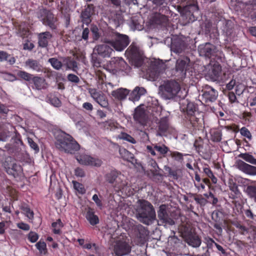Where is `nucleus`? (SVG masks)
<instances>
[{"label": "nucleus", "mask_w": 256, "mask_h": 256, "mask_svg": "<svg viewBox=\"0 0 256 256\" xmlns=\"http://www.w3.org/2000/svg\"><path fill=\"white\" fill-rule=\"evenodd\" d=\"M94 50L103 58L110 57L111 54L114 52L113 49L111 48L110 46H108L106 44H100L96 46Z\"/></svg>", "instance_id": "393cba45"}, {"label": "nucleus", "mask_w": 256, "mask_h": 256, "mask_svg": "<svg viewBox=\"0 0 256 256\" xmlns=\"http://www.w3.org/2000/svg\"><path fill=\"white\" fill-rule=\"evenodd\" d=\"M229 188L232 192L234 193L235 194H240V192L236 184L232 180L229 182Z\"/></svg>", "instance_id": "13d9d810"}, {"label": "nucleus", "mask_w": 256, "mask_h": 256, "mask_svg": "<svg viewBox=\"0 0 256 256\" xmlns=\"http://www.w3.org/2000/svg\"><path fill=\"white\" fill-rule=\"evenodd\" d=\"M134 121L142 126L147 124L148 121V116L144 108L138 106L134 110Z\"/></svg>", "instance_id": "f3484780"}, {"label": "nucleus", "mask_w": 256, "mask_h": 256, "mask_svg": "<svg viewBox=\"0 0 256 256\" xmlns=\"http://www.w3.org/2000/svg\"><path fill=\"white\" fill-rule=\"evenodd\" d=\"M128 64L122 58H113L110 62L109 67L114 74L127 70Z\"/></svg>", "instance_id": "ddd939ff"}, {"label": "nucleus", "mask_w": 256, "mask_h": 256, "mask_svg": "<svg viewBox=\"0 0 256 256\" xmlns=\"http://www.w3.org/2000/svg\"><path fill=\"white\" fill-rule=\"evenodd\" d=\"M250 106L252 107L256 106V90L250 94L248 98Z\"/></svg>", "instance_id": "680f3d73"}, {"label": "nucleus", "mask_w": 256, "mask_h": 256, "mask_svg": "<svg viewBox=\"0 0 256 256\" xmlns=\"http://www.w3.org/2000/svg\"><path fill=\"white\" fill-rule=\"evenodd\" d=\"M136 212L137 219L146 225L151 224L156 218L153 206L150 202L145 200H138Z\"/></svg>", "instance_id": "f257e3e1"}, {"label": "nucleus", "mask_w": 256, "mask_h": 256, "mask_svg": "<svg viewBox=\"0 0 256 256\" xmlns=\"http://www.w3.org/2000/svg\"><path fill=\"white\" fill-rule=\"evenodd\" d=\"M237 168L244 173L250 176H256V166L238 160L236 162Z\"/></svg>", "instance_id": "6ab92c4d"}, {"label": "nucleus", "mask_w": 256, "mask_h": 256, "mask_svg": "<svg viewBox=\"0 0 256 256\" xmlns=\"http://www.w3.org/2000/svg\"><path fill=\"white\" fill-rule=\"evenodd\" d=\"M196 107L194 103H188L186 107V112L184 115H192L197 114V112H198L196 110Z\"/></svg>", "instance_id": "49530a36"}, {"label": "nucleus", "mask_w": 256, "mask_h": 256, "mask_svg": "<svg viewBox=\"0 0 256 256\" xmlns=\"http://www.w3.org/2000/svg\"><path fill=\"white\" fill-rule=\"evenodd\" d=\"M37 18L42 24L48 26L51 30H56L58 26V18L48 10L41 8L36 12Z\"/></svg>", "instance_id": "423d86ee"}, {"label": "nucleus", "mask_w": 256, "mask_h": 256, "mask_svg": "<svg viewBox=\"0 0 256 256\" xmlns=\"http://www.w3.org/2000/svg\"><path fill=\"white\" fill-rule=\"evenodd\" d=\"M211 140L214 142H220L222 140V134L220 130H214L210 132Z\"/></svg>", "instance_id": "c03bdc74"}, {"label": "nucleus", "mask_w": 256, "mask_h": 256, "mask_svg": "<svg viewBox=\"0 0 256 256\" xmlns=\"http://www.w3.org/2000/svg\"><path fill=\"white\" fill-rule=\"evenodd\" d=\"M185 49L184 43L180 40H175L172 42L171 44V50L176 54H180Z\"/></svg>", "instance_id": "2f4dec72"}, {"label": "nucleus", "mask_w": 256, "mask_h": 256, "mask_svg": "<svg viewBox=\"0 0 256 256\" xmlns=\"http://www.w3.org/2000/svg\"><path fill=\"white\" fill-rule=\"evenodd\" d=\"M86 219L92 226H95L99 223V218L95 214L94 210L89 208L86 214Z\"/></svg>", "instance_id": "cd10ccee"}, {"label": "nucleus", "mask_w": 256, "mask_h": 256, "mask_svg": "<svg viewBox=\"0 0 256 256\" xmlns=\"http://www.w3.org/2000/svg\"><path fill=\"white\" fill-rule=\"evenodd\" d=\"M125 55L135 66L140 67L142 66L143 62L142 55L138 48L134 43H132L127 48Z\"/></svg>", "instance_id": "6e6552de"}, {"label": "nucleus", "mask_w": 256, "mask_h": 256, "mask_svg": "<svg viewBox=\"0 0 256 256\" xmlns=\"http://www.w3.org/2000/svg\"><path fill=\"white\" fill-rule=\"evenodd\" d=\"M60 10L63 14L64 25L66 28H69L70 22V14L68 13V6H65V2L61 1L60 4L58 6Z\"/></svg>", "instance_id": "a878e982"}, {"label": "nucleus", "mask_w": 256, "mask_h": 256, "mask_svg": "<svg viewBox=\"0 0 256 256\" xmlns=\"http://www.w3.org/2000/svg\"><path fill=\"white\" fill-rule=\"evenodd\" d=\"M11 136V132L8 130H0V141L6 142Z\"/></svg>", "instance_id": "de8ad7c7"}, {"label": "nucleus", "mask_w": 256, "mask_h": 256, "mask_svg": "<svg viewBox=\"0 0 256 256\" xmlns=\"http://www.w3.org/2000/svg\"><path fill=\"white\" fill-rule=\"evenodd\" d=\"M28 239L31 242H36L38 238V235L34 232L30 231L28 234Z\"/></svg>", "instance_id": "052dcab7"}, {"label": "nucleus", "mask_w": 256, "mask_h": 256, "mask_svg": "<svg viewBox=\"0 0 256 256\" xmlns=\"http://www.w3.org/2000/svg\"><path fill=\"white\" fill-rule=\"evenodd\" d=\"M170 156L176 161L182 162L184 160V154L177 151L170 152Z\"/></svg>", "instance_id": "4d7b16f0"}, {"label": "nucleus", "mask_w": 256, "mask_h": 256, "mask_svg": "<svg viewBox=\"0 0 256 256\" xmlns=\"http://www.w3.org/2000/svg\"><path fill=\"white\" fill-rule=\"evenodd\" d=\"M8 60L10 64H14L16 60L14 57L11 56L10 54L4 51H0V62Z\"/></svg>", "instance_id": "a19ab883"}, {"label": "nucleus", "mask_w": 256, "mask_h": 256, "mask_svg": "<svg viewBox=\"0 0 256 256\" xmlns=\"http://www.w3.org/2000/svg\"><path fill=\"white\" fill-rule=\"evenodd\" d=\"M200 114L192 115H184V124L192 134H196L197 130L202 127L203 118H201Z\"/></svg>", "instance_id": "0eeeda50"}, {"label": "nucleus", "mask_w": 256, "mask_h": 256, "mask_svg": "<svg viewBox=\"0 0 256 256\" xmlns=\"http://www.w3.org/2000/svg\"><path fill=\"white\" fill-rule=\"evenodd\" d=\"M119 138L122 140H124L127 142H128L132 144H136V141L134 138L130 134L126 132H121L119 135Z\"/></svg>", "instance_id": "09e8293b"}, {"label": "nucleus", "mask_w": 256, "mask_h": 256, "mask_svg": "<svg viewBox=\"0 0 256 256\" xmlns=\"http://www.w3.org/2000/svg\"><path fill=\"white\" fill-rule=\"evenodd\" d=\"M246 192L248 197L256 202V185H248L246 189Z\"/></svg>", "instance_id": "ea45409f"}, {"label": "nucleus", "mask_w": 256, "mask_h": 256, "mask_svg": "<svg viewBox=\"0 0 256 256\" xmlns=\"http://www.w3.org/2000/svg\"><path fill=\"white\" fill-rule=\"evenodd\" d=\"M89 34H90V30L88 28H84L82 30V36H79V38H78V40H84L85 41H87L88 38Z\"/></svg>", "instance_id": "e2e57ef3"}, {"label": "nucleus", "mask_w": 256, "mask_h": 256, "mask_svg": "<svg viewBox=\"0 0 256 256\" xmlns=\"http://www.w3.org/2000/svg\"><path fill=\"white\" fill-rule=\"evenodd\" d=\"M119 173L116 170H112L106 175V180L110 184H114V188L116 190H124L126 184V182L122 180L121 178L118 177Z\"/></svg>", "instance_id": "9d476101"}, {"label": "nucleus", "mask_w": 256, "mask_h": 256, "mask_svg": "<svg viewBox=\"0 0 256 256\" xmlns=\"http://www.w3.org/2000/svg\"><path fill=\"white\" fill-rule=\"evenodd\" d=\"M96 76L98 88H102L103 85L106 84V74L104 73L102 70H96Z\"/></svg>", "instance_id": "f704fd0d"}, {"label": "nucleus", "mask_w": 256, "mask_h": 256, "mask_svg": "<svg viewBox=\"0 0 256 256\" xmlns=\"http://www.w3.org/2000/svg\"><path fill=\"white\" fill-rule=\"evenodd\" d=\"M140 18L138 16L132 17L130 20V26L134 30H140L142 28V25L141 24Z\"/></svg>", "instance_id": "37998d69"}, {"label": "nucleus", "mask_w": 256, "mask_h": 256, "mask_svg": "<svg viewBox=\"0 0 256 256\" xmlns=\"http://www.w3.org/2000/svg\"><path fill=\"white\" fill-rule=\"evenodd\" d=\"M132 231L140 242H144L145 241L148 235V231L142 224H134L132 226Z\"/></svg>", "instance_id": "aec40b11"}, {"label": "nucleus", "mask_w": 256, "mask_h": 256, "mask_svg": "<svg viewBox=\"0 0 256 256\" xmlns=\"http://www.w3.org/2000/svg\"><path fill=\"white\" fill-rule=\"evenodd\" d=\"M204 146V141L201 138H199L198 139L196 140L194 142V146L196 150L198 152H202Z\"/></svg>", "instance_id": "603ef678"}, {"label": "nucleus", "mask_w": 256, "mask_h": 256, "mask_svg": "<svg viewBox=\"0 0 256 256\" xmlns=\"http://www.w3.org/2000/svg\"><path fill=\"white\" fill-rule=\"evenodd\" d=\"M169 120L168 117L162 118L158 122V132L160 134L166 133L169 128Z\"/></svg>", "instance_id": "7c9ffc66"}, {"label": "nucleus", "mask_w": 256, "mask_h": 256, "mask_svg": "<svg viewBox=\"0 0 256 256\" xmlns=\"http://www.w3.org/2000/svg\"><path fill=\"white\" fill-rule=\"evenodd\" d=\"M88 92L94 101L102 107L106 108L108 106V99L102 92L98 91L96 88H90L88 89Z\"/></svg>", "instance_id": "dca6fc26"}, {"label": "nucleus", "mask_w": 256, "mask_h": 256, "mask_svg": "<svg viewBox=\"0 0 256 256\" xmlns=\"http://www.w3.org/2000/svg\"><path fill=\"white\" fill-rule=\"evenodd\" d=\"M204 172L206 176H207L209 178H210L212 180V181L214 184L216 183L217 178L214 175L212 170L210 169V168L207 167L204 168Z\"/></svg>", "instance_id": "3c124183"}, {"label": "nucleus", "mask_w": 256, "mask_h": 256, "mask_svg": "<svg viewBox=\"0 0 256 256\" xmlns=\"http://www.w3.org/2000/svg\"><path fill=\"white\" fill-rule=\"evenodd\" d=\"M17 76L20 80L30 82L33 78L34 75L24 70H18L17 72Z\"/></svg>", "instance_id": "58836bf2"}, {"label": "nucleus", "mask_w": 256, "mask_h": 256, "mask_svg": "<svg viewBox=\"0 0 256 256\" xmlns=\"http://www.w3.org/2000/svg\"><path fill=\"white\" fill-rule=\"evenodd\" d=\"M95 6L93 4H88L87 6L82 11L81 18L82 22L86 24H89L92 20V16L94 14Z\"/></svg>", "instance_id": "5701e85b"}, {"label": "nucleus", "mask_w": 256, "mask_h": 256, "mask_svg": "<svg viewBox=\"0 0 256 256\" xmlns=\"http://www.w3.org/2000/svg\"><path fill=\"white\" fill-rule=\"evenodd\" d=\"M129 94V90L126 88H120L112 92V96L114 98L121 100L125 99Z\"/></svg>", "instance_id": "c85d7f7f"}, {"label": "nucleus", "mask_w": 256, "mask_h": 256, "mask_svg": "<svg viewBox=\"0 0 256 256\" xmlns=\"http://www.w3.org/2000/svg\"><path fill=\"white\" fill-rule=\"evenodd\" d=\"M56 148L70 154H74L80 149V145L70 134L62 132L56 142Z\"/></svg>", "instance_id": "7ed1b4c3"}, {"label": "nucleus", "mask_w": 256, "mask_h": 256, "mask_svg": "<svg viewBox=\"0 0 256 256\" xmlns=\"http://www.w3.org/2000/svg\"><path fill=\"white\" fill-rule=\"evenodd\" d=\"M162 94L167 99L173 98L180 90L178 82L175 80H168L162 86Z\"/></svg>", "instance_id": "1a4fd4ad"}, {"label": "nucleus", "mask_w": 256, "mask_h": 256, "mask_svg": "<svg viewBox=\"0 0 256 256\" xmlns=\"http://www.w3.org/2000/svg\"><path fill=\"white\" fill-rule=\"evenodd\" d=\"M194 72V69L190 64V61L188 56L178 58L175 66V76L179 80H183L186 77L190 78Z\"/></svg>", "instance_id": "39448f33"}, {"label": "nucleus", "mask_w": 256, "mask_h": 256, "mask_svg": "<svg viewBox=\"0 0 256 256\" xmlns=\"http://www.w3.org/2000/svg\"><path fill=\"white\" fill-rule=\"evenodd\" d=\"M240 132L241 135L245 138H246L248 140H251L252 136L250 130L246 127L244 126L240 130Z\"/></svg>", "instance_id": "6e6d98bb"}, {"label": "nucleus", "mask_w": 256, "mask_h": 256, "mask_svg": "<svg viewBox=\"0 0 256 256\" xmlns=\"http://www.w3.org/2000/svg\"><path fill=\"white\" fill-rule=\"evenodd\" d=\"M78 160L81 164L96 167L100 166L102 163L101 160L86 154L80 156Z\"/></svg>", "instance_id": "a211bd4d"}, {"label": "nucleus", "mask_w": 256, "mask_h": 256, "mask_svg": "<svg viewBox=\"0 0 256 256\" xmlns=\"http://www.w3.org/2000/svg\"><path fill=\"white\" fill-rule=\"evenodd\" d=\"M67 79L68 81L74 84H78L80 82V78L72 74H68L67 76Z\"/></svg>", "instance_id": "69168bd1"}, {"label": "nucleus", "mask_w": 256, "mask_h": 256, "mask_svg": "<svg viewBox=\"0 0 256 256\" xmlns=\"http://www.w3.org/2000/svg\"><path fill=\"white\" fill-rule=\"evenodd\" d=\"M245 90V86L242 84H238L236 85L235 92L236 94L240 96L242 94Z\"/></svg>", "instance_id": "774afa93"}, {"label": "nucleus", "mask_w": 256, "mask_h": 256, "mask_svg": "<svg viewBox=\"0 0 256 256\" xmlns=\"http://www.w3.org/2000/svg\"><path fill=\"white\" fill-rule=\"evenodd\" d=\"M109 36L106 38L104 42L109 44L116 50L122 52L129 44L130 40L128 36L120 34L116 32L112 31L109 33Z\"/></svg>", "instance_id": "f03ea898"}, {"label": "nucleus", "mask_w": 256, "mask_h": 256, "mask_svg": "<svg viewBox=\"0 0 256 256\" xmlns=\"http://www.w3.org/2000/svg\"><path fill=\"white\" fill-rule=\"evenodd\" d=\"M180 8L183 7L182 17L186 23L192 22L198 20L200 12L197 4H191V0H178Z\"/></svg>", "instance_id": "20e7f679"}, {"label": "nucleus", "mask_w": 256, "mask_h": 256, "mask_svg": "<svg viewBox=\"0 0 256 256\" xmlns=\"http://www.w3.org/2000/svg\"><path fill=\"white\" fill-rule=\"evenodd\" d=\"M187 243L194 248L199 247L202 243L200 237L196 234H190L187 238Z\"/></svg>", "instance_id": "72a5a7b5"}, {"label": "nucleus", "mask_w": 256, "mask_h": 256, "mask_svg": "<svg viewBox=\"0 0 256 256\" xmlns=\"http://www.w3.org/2000/svg\"><path fill=\"white\" fill-rule=\"evenodd\" d=\"M48 62L52 67L56 70H60L62 66V62L56 58H50L48 60Z\"/></svg>", "instance_id": "864d4df0"}, {"label": "nucleus", "mask_w": 256, "mask_h": 256, "mask_svg": "<svg viewBox=\"0 0 256 256\" xmlns=\"http://www.w3.org/2000/svg\"><path fill=\"white\" fill-rule=\"evenodd\" d=\"M158 222L160 224L164 226H171L174 224L175 222L169 214L166 204H162L158 211Z\"/></svg>", "instance_id": "f8f14e48"}, {"label": "nucleus", "mask_w": 256, "mask_h": 256, "mask_svg": "<svg viewBox=\"0 0 256 256\" xmlns=\"http://www.w3.org/2000/svg\"><path fill=\"white\" fill-rule=\"evenodd\" d=\"M132 247L128 242L125 241L118 240L114 246V252L115 256H123L129 254L131 252Z\"/></svg>", "instance_id": "2eb2a0df"}, {"label": "nucleus", "mask_w": 256, "mask_h": 256, "mask_svg": "<svg viewBox=\"0 0 256 256\" xmlns=\"http://www.w3.org/2000/svg\"><path fill=\"white\" fill-rule=\"evenodd\" d=\"M152 146H154V149L163 157H165L168 152L170 151L169 148L164 144H152Z\"/></svg>", "instance_id": "4c0bfd02"}, {"label": "nucleus", "mask_w": 256, "mask_h": 256, "mask_svg": "<svg viewBox=\"0 0 256 256\" xmlns=\"http://www.w3.org/2000/svg\"><path fill=\"white\" fill-rule=\"evenodd\" d=\"M146 92V90L144 88L136 87L130 93L129 99L133 102L137 101Z\"/></svg>", "instance_id": "c756f323"}, {"label": "nucleus", "mask_w": 256, "mask_h": 256, "mask_svg": "<svg viewBox=\"0 0 256 256\" xmlns=\"http://www.w3.org/2000/svg\"><path fill=\"white\" fill-rule=\"evenodd\" d=\"M36 248L42 254H46L48 253L46 244L44 242L39 241L36 244Z\"/></svg>", "instance_id": "a18cd8bd"}, {"label": "nucleus", "mask_w": 256, "mask_h": 256, "mask_svg": "<svg viewBox=\"0 0 256 256\" xmlns=\"http://www.w3.org/2000/svg\"><path fill=\"white\" fill-rule=\"evenodd\" d=\"M216 50V46L210 43H206L204 46L200 48L199 52L200 56L210 58L215 56Z\"/></svg>", "instance_id": "412c9836"}, {"label": "nucleus", "mask_w": 256, "mask_h": 256, "mask_svg": "<svg viewBox=\"0 0 256 256\" xmlns=\"http://www.w3.org/2000/svg\"><path fill=\"white\" fill-rule=\"evenodd\" d=\"M104 14L109 19L110 22H113L116 26H118L122 22V16L120 13L114 10H106Z\"/></svg>", "instance_id": "b1692460"}, {"label": "nucleus", "mask_w": 256, "mask_h": 256, "mask_svg": "<svg viewBox=\"0 0 256 256\" xmlns=\"http://www.w3.org/2000/svg\"><path fill=\"white\" fill-rule=\"evenodd\" d=\"M31 82L34 83L36 88L38 90L44 89L46 88V80L43 78L34 76Z\"/></svg>", "instance_id": "c9c22d12"}, {"label": "nucleus", "mask_w": 256, "mask_h": 256, "mask_svg": "<svg viewBox=\"0 0 256 256\" xmlns=\"http://www.w3.org/2000/svg\"><path fill=\"white\" fill-rule=\"evenodd\" d=\"M202 92V99L206 104L214 102L218 96L217 90L208 85L203 86Z\"/></svg>", "instance_id": "4468645a"}, {"label": "nucleus", "mask_w": 256, "mask_h": 256, "mask_svg": "<svg viewBox=\"0 0 256 256\" xmlns=\"http://www.w3.org/2000/svg\"><path fill=\"white\" fill-rule=\"evenodd\" d=\"M221 71L222 66L220 65L218 63L214 64L209 70L208 74L212 80L215 81L218 78Z\"/></svg>", "instance_id": "bb28decb"}, {"label": "nucleus", "mask_w": 256, "mask_h": 256, "mask_svg": "<svg viewBox=\"0 0 256 256\" xmlns=\"http://www.w3.org/2000/svg\"><path fill=\"white\" fill-rule=\"evenodd\" d=\"M194 200L197 204H199L201 206H204L207 202L206 200L203 198L202 195L196 196H194Z\"/></svg>", "instance_id": "0e129e2a"}, {"label": "nucleus", "mask_w": 256, "mask_h": 256, "mask_svg": "<svg viewBox=\"0 0 256 256\" xmlns=\"http://www.w3.org/2000/svg\"><path fill=\"white\" fill-rule=\"evenodd\" d=\"M63 226L64 224L61 220H57L56 222H52V226L53 228V232L54 234H61V228Z\"/></svg>", "instance_id": "79ce46f5"}, {"label": "nucleus", "mask_w": 256, "mask_h": 256, "mask_svg": "<svg viewBox=\"0 0 256 256\" xmlns=\"http://www.w3.org/2000/svg\"><path fill=\"white\" fill-rule=\"evenodd\" d=\"M92 62L94 67L100 68L101 66L100 60L98 58L97 55L94 54L92 56Z\"/></svg>", "instance_id": "bf43d9fd"}, {"label": "nucleus", "mask_w": 256, "mask_h": 256, "mask_svg": "<svg viewBox=\"0 0 256 256\" xmlns=\"http://www.w3.org/2000/svg\"><path fill=\"white\" fill-rule=\"evenodd\" d=\"M168 4L159 5V14L154 18V22L158 24L166 25L168 21V18L172 16V12L168 6Z\"/></svg>", "instance_id": "9b49d317"}, {"label": "nucleus", "mask_w": 256, "mask_h": 256, "mask_svg": "<svg viewBox=\"0 0 256 256\" xmlns=\"http://www.w3.org/2000/svg\"><path fill=\"white\" fill-rule=\"evenodd\" d=\"M74 187L80 194H83L86 193V189L84 185L76 181L72 182Z\"/></svg>", "instance_id": "8fccbe9b"}, {"label": "nucleus", "mask_w": 256, "mask_h": 256, "mask_svg": "<svg viewBox=\"0 0 256 256\" xmlns=\"http://www.w3.org/2000/svg\"><path fill=\"white\" fill-rule=\"evenodd\" d=\"M12 170H7V172L8 174H18L20 173L22 170V167L20 165H17L16 164H14L12 165Z\"/></svg>", "instance_id": "5fc2aeb1"}, {"label": "nucleus", "mask_w": 256, "mask_h": 256, "mask_svg": "<svg viewBox=\"0 0 256 256\" xmlns=\"http://www.w3.org/2000/svg\"><path fill=\"white\" fill-rule=\"evenodd\" d=\"M204 240L208 249L212 248L215 244H216L212 238L209 236L205 237Z\"/></svg>", "instance_id": "338daca9"}, {"label": "nucleus", "mask_w": 256, "mask_h": 256, "mask_svg": "<svg viewBox=\"0 0 256 256\" xmlns=\"http://www.w3.org/2000/svg\"><path fill=\"white\" fill-rule=\"evenodd\" d=\"M25 64L33 70L40 72H42V67L40 62L36 60L29 58L25 62Z\"/></svg>", "instance_id": "473e14b6"}, {"label": "nucleus", "mask_w": 256, "mask_h": 256, "mask_svg": "<svg viewBox=\"0 0 256 256\" xmlns=\"http://www.w3.org/2000/svg\"><path fill=\"white\" fill-rule=\"evenodd\" d=\"M238 157L250 164L256 166V158L249 152L240 153L238 155Z\"/></svg>", "instance_id": "e433bc0d"}, {"label": "nucleus", "mask_w": 256, "mask_h": 256, "mask_svg": "<svg viewBox=\"0 0 256 256\" xmlns=\"http://www.w3.org/2000/svg\"><path fill=\"white\" fill-rule=\"evenodd\" d=\"M38 46L42 48H46L52 38V34L48 31L38 34Z\"/></svg>", "instance_id": "4be33fe9"}]
</instances>
